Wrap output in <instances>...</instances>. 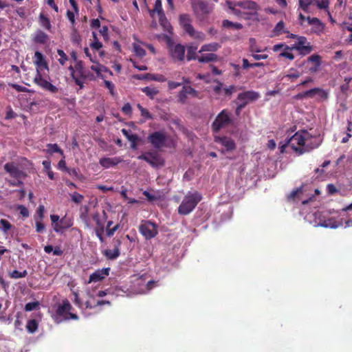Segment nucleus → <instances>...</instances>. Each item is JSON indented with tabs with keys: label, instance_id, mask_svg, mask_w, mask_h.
Here are the masks:
<instances>
[{
	"label": "nucleus",
	"instance_id": "nucleus-1",
	"mask_svg": "<svg viewBox=\"0 0 352 352\" xmlns=\"http://www.w3.org/2000/svg\"><path fill=\"white\" fill-rule=\"evenodd\" d=\"M311 138L312 136L307 131H300L287 140V144L295 153L302 155L320 145L319 142L309 143L308 142Z\"/></svg>",
	"mask_w": 352,
	"mask_h": 352
},
{
	"label": "nucleus",
	"instance_id": "nucleus-2",
	"mask_svg": "<svg viewBox=\"0 0 352 352\" xmlns=\"http://www.w3.org/2000/svg\"><path fill=\"white\" fill-rule=\"evenodd\" d=\"M5 171L13 178V179L6 180L10 186H23V179L27 177V174L21 170L18 165L12 162H8L3 166Z\"/></svg>",
	"mask_w": 352,
	"mask_h": 352
},
{
	"label": "nucleus",
	"instance_id": "nucleus-3",
	"mask_svg": "<svg viewBox=\"0 0 352 352\" xmlns=\"http://www.w3.org/2000/svg\"><path fill=\"white\" fill-rule=\"evenodd\" d=\"M202 195L197 191L188 192L178 207V213L187 215L190 213L201 201Z\"/></svg>",
	"mask_w": 352,
	"mask_h": 352
},
{
	"label": "nucleus",
	"instance_id": "nucleus-4",
	"mask_svg": "<svg viewBox=\"0 0 352 352\" xmlns=\"http://www.w3.org/2000/svg\"><path fill=\"white\" fill-rule=\"evenodd\" d=\"M72 306L67 299H65L62 301L61 304L57 305L54 319L56 322L60 323L65 320H78V316L76 314L71 312Z\"/></svg>",
	"mask_w": 352,
	"mask_h": 352
},
{
	"label": "nucleus",
	"instance_id": "nucleus-5",
	"mask_svg": "<svg viewBox=\"0 0 352 352\" xmlns=\"http://www.w3.org/2000/svg\"><path fill=\"white\" fill-rule=\"evenodd\" d=\"M191 6L195 17L202 21L213 11V5L206 0H191Z\"/></svg>",
	"mask_w": 352,
	"mask_h": 352
},
{
	"label": "nucleus",
	"instance_id": "nucleus-6",
	"mask_svg": "<svg viewBox=\"0 0 352 352\" xmlns=\"http://www.w3.org/2000/svg\"><path fill=\"white\" fill-rule=\"evenodd\" d=\"M179 21L180 25L184 30L191 37L204 41L205 36L201 32H197L192 25V19L188 14H182L179 16Z\"/></svg>",
	"mask_w": 352,
	"mask_h": 352
},
{
	"label": "nucleus",
	"instance_id": "nucleus-7",
	"mask_svg": "<svg viewBox=\"0 0 352 352\" xmlns=\"http://www.w3.org/2000/svg\"><path fill=\"white\" fill-rule=\"evenodd\" d=\"M50 219L53 230L56 233L63 234L65 230L71 228L74 225V220L71 217L65 215L60 219L58 214H51Z\"/></svg>",
	"mask_w": 352,
	"mask_h": 352
},
{
	"label": "nucleus",
	"instance_id": "nucleus-8",
	"mask_svg": "<svg viewBox=\"0 0 352 352\" xmlns=\"http://www.w3.org/2000/svg\"><path fill=\"white\" fill-rule=\"evenodd\" d=\"M233 120L231 117L230 112L225 109H223L216 117L211 127L214 133H218L221 129L232 124Z\"/></svg>",
	"mask_w": 352,
	"mask_h": 352
},
{
	"label": "nucleus",
	"instance_id": "nucleus-9",
	"mask_svg": "<svg viewBox=\"0 0 352 352\" xmlns=\"http://www.w3.org/2000/svg\"><path fill=\"white\" fill-rule=\"evenodd\" d=\"M261 97L260 94L253 90L245 91L238 94L233 103L241 104L245 107L248 104L257 100Z\"/></svg>",
	"mask_w": 352,
	"mask_h": 352
},
{
	"label": "nucleus",
	"instance_id": "nucleus-10",
	"mask_svg": "<svg viewBox=\"0 0 352 352\" xmlns=\"http://www.w3.org/2000/svg\"><path fill=\"white\" fill-rule=\"evenodd\" d=\"M33 82L43 90L51 94H56L58 91V87L48 81L41 74L37 72L33 79Z\"/></svg>",
	"mask_w": 352,
	"mask_h": 352
},
{
	"label": "nucleus",
	"instance_id": "nucleus-11",
	"mask_svg": "<svg viewBox=\"0 0 352 352\" xmlns=\"http://www.w3.org/2000/svg\"><path fill=\"white\" fill-rule=\"evenodd\" d=\"M139 231L146 239L154 238L158 233L157 225L151 221H144L139 226Z\"/></svg>",
	"mask_w": 352,
	"mask_h": 352
},
{
	"label": "nucleus",
	"instance_id": "nucleus-12",
	"mask_svg": "<svg viewBox=\"0 0 352 352\" xmlns=\"http://www.w3.org/2000/svg\"><path fill=\"white\" fill-rule=\"evenodd\" d=\"M148 142L155 148H161L165 146L167 135L163 131H154L147 138Z\"/></svg>",
	"mask_w": 352,
	"mask_h": 352
},
{
	"label": "nucleus",
	"instance_id": "nucleus-13",
	"mask_svg": "<svg viewBox=\"0 0 352 352\" xmlns=\"http://www.w3.org/2000/svg\"><path fill=\"white\" fill-rule=\"evenodd\" d=\"M170 54L174 62H182L185 58L184 46L176 44L170 49Z\"/></svg>",
	"mask_w": 352,
	"mask_h": 352
},
{
	"label": "nucleus",
	"instance_id": "nucleus-14",
	"mask_svg": "<svg viewBox=\"0 0 352 352\" xmlns=\"http://www.w3.org/2000/svg\"><path fill=\"white\" fill-rule=\"evenodd\" d=\"M214 142L225 147L226 151H234L236 148V143L233 139L228 136H215Z\"/></svg>",
	"mask_w": 352,
	"mask_h": 352
},
{
	"label": "nucleus",
	"instance_id": "nucleus-15",
	"mask_svg": "<svg viewBox=\"0 0 352 352\" xmlns=\"http://www.w3.org/2000/svg\"><path fill=\"white\" fill-rule=\"evenodd\" d=\"M307 21L308 24L311 25V32L320 35L324 31V25L319 19L308 16Z\"/></svg>",
	"mask_w": 352,
	"mask_h": 352
},
{
	"label": "nucleus",
	"instance_id": "nucleus-16",
	"mask_svg": "<svg viewBox=\"0 0 352 352\" xmlns=\"http://www.w3.org/2000/svg\"><path fill=\"white\" fill-rule=\"evenodd\" d=\"M109 267L103 268L95 271L89 276L88 283H91L92 282L96 283L102 280L106 276H109Z\"/></svg>",
	"mask_w": 352,
	"mask_h": 352
},
{
	"label": "nucleus",
	"instance_id": "nucleus-17",
	"mask_svg": "<svg viewBox=\"0 0 352 352\" xmlns=\"http://www.w3.org/2000/svg\"><path fill=\"white\" fill-rule=\"evenodd\" d=\"M123 161L120 157H102L100 159L99 164L104 168H109L111 167L118 165Z\"/></svg>",
	"mask_w": 352,
	"mask_h": 352
},
{
	"label": "nucleus",
	"instance_id": "nucleus-18",
	"mask_svg": "<svg viewBox=\"0 0 352 352\" xmlns=\"http://www.w3.org/2000/svg\"><path fill=\"white\" fill-rule=\"evenodd\" d=\"M34 64L36 65V73L41 72L43 69L48 70V65L46 63L43 55L40 52L36 51L34 54Z\"/></svg>",
	"mask_w": 352,
	"mask_h": 352
},
{
	"label": "nucleus",
	"instance_id": "nucleus-19",
	"mask_svg": "<svg viewBox=\"0 0 352 352\" xmlns=\"http://www.w3.org/2000/svg\"><path fill=\"white\" fill-rule=\"evenodd\" d=\"M134 78L137 80H151L158 82L166 81L165 77L162 74H136L134 76Z\"/></svg>",
	"mask_w": 352,
	"mask_h": 352
},
{
	"label": "nucleus",
	"instance_id": "nucleus-20",
	"mask_svg": "<svg viewBox=\"0 0 352 352\" xmlns=\"http://www.w3.org/2000/svg\"><path fill=\"white\" fill-rule=\"evenodd\" d=\"M139 160H142L147 163H148L150 165H151L153 167H155L157 166V162H158V157L157 155L152 152H148L144 154H142L138 157Z\"/></svg>",
	"mask_w": 352,
	"mask_h": 352
},
{
	"label": "nucleus",
	"instance_id": "nucleus-21",
	"mask_svg": "<svg viewBox=\"0 0 352 352\" xmlns=\"http://www.w3.org/2000/svg\"><path fill=\"white\" fill-rule=\"evenodd\" d=\"M307 95L311 94V98H314L316 95L318 96L320 100H327L329 97V92L320 88H314L307 91Z\"/></svg>",
	"mask_w": 352,
	"mask_h": 352
},
{
	"label": "nucleus",
	"instance_id": "nucleus-22",
	"mask_svg": "<svg viewBox=\"0 0 352 352\" xmlns=\"http://www.w3.org/2000/svg\"><path fill=\"white\" fill-rule=\"evenodd\" d=\"M197 60L201 63L217 62L218 60V56L214 53L205 54L199 56Z\"/></svg>",
	"mask_w": 352,
	"mask_h": 352
},
{
	"label": "nucleus",
	"instance_id": "nucleus-23",
	"mask_svg": "<svg viewBox=\"0 0 352 352\" xmlns=\"http://www.w3.org/2000/svg\"><path fill=\"white\" fill-rule=\"evenodd\" d=\"M308 62L314 63V67H311L309 70L312 72H316L321 65V58L319 55L314 54L307 58Z\"/></svg>",
	"mask_w": 352,
	"mask_h": 352
},
{
	"label": "nucleus",
	"instance_id": "nucleus-24",
	"mask_svg": "<svg viewBox=\"0 0 352 352\" xmlns=\"http://www.w3.org/2000/svg\"><path fill=\"white\" fill-rule=\"evenodd\" d=\"M44 151L48 154H53L54 153H59L63 158H65L63 151L58 146L57 144H47V149Z\"/></svg>",
	"mask_w": 352,
	"mask_h": 352
},
{
	"label": "nucleus",
	"instance_id": "nucleus-25",
	"mask_svg": "<svg viewBox=\"0 0 352 352\" xmlns=\"http://www.w3.org/2000/svg\"><path fill=\"white\" fill-rule=\"evenodd\" d=\"M286 49H294L297 50L300 55L305 56L309 54L313 50V47L309 43H308L306 45L302 47H292L290 48L289 47L286 46Z\"/></svg>",
	"mask_w": 352,
	"mask_h": 352
},
{
	"label": "nucleus",
	"instance_id": "nucleus-26",
	"mask_svg": "<svg viewBox=\"0 0 352 352\" xmlns=\"http://www.w3.org/2000/svg\"><path fill=\"white\" fill-rule=\"evenodd\" d=\"M221 47V45L218 43H211L208 44L203 45L199 51V53L204 52H216Z\"/></svg>",
	"mask_w": 352,
	"mask_h": 352
},
{
	"label": "nucleus",
	"instance_id": "nucleus-27",
	"mask_svg": "<svg viewBox=\"0 0 352 352\" xmlns=\"http://www.w3.org/2000/svg\"><path fill=\"white\" fill-rule=\"evenodd\" d=\"M48 40V36L46 33L41 30L36 32L34 41L36 43L45 44Z\"/></svg>",
	"mask_w": 352,
	"mask_h": 352
},
{
	"label": "nucleus",
	"instance_id": "nucleus-28",
	"mask_svg": "<svg viewBox=\"0 0 352 352\" xmlns=\"http://www.w3.org/2000/svg\"><path fill=\"white\" fill-rule=\"evenodd\" d=\"M103 254L109 260L116 259L120 255V251L118 248H113V250H105L103 252Z\"/></svg>",
	"mask_w": 352,
	"mask_h": 352
},
{
	"label": "nucleus",
	"instance_id": "nucleus-29",
	"mask_svg": "<svg viewBox=\"0 0 352 352\" xmlns=\"http://www.w3.org/2000/svg\"><path fill=\"white\" fill-rule=\"evenodd\" d=\"M272 32L274 36H279L283 33H289V31L285 29V23L283 21H280L277 23Z\"/></svg>",
	"mask_w": 352,
	"mask_h": 352
},
{
	"label": "nucleus",
	"instance_id": "nucleus-30",
	"mask_svg": "<svg viewBox=\"0 0 352 352\" xmlns=\"http://www.w3.org/2000/svg\"><path fill=\"white\" fill-rule=\"evenodd\" d=\"M153 12H157L160 19L164 16V13L162 9V3L161 0H155L154 8L150 10V14L152 15Z\"/></svg>",
	"mask_w": 352,
	"mask_h": 352
},
{
	"label": "nucleus",
	"instance_id": "nucleus-31",
	"mask_svg": "<svg viewBox=\"0 0 352 352\" xmlns=\"http://www.w3.org/2000/svg\"><path fill=\"white\" fill-rule=\"evenodd\" d=\"M342 211L346 212L347 213V219L345 220L344 224L345 227H351L352 226V203L349 206H346L342 209Z\"/></svg>",
	"mask_w": 352,
	"mask_h": 352
},
{
	"label": "nucleus",
	"instance_id": "nucleus-32",
	"mask_svg": "<svg viewBox=\"0 0 352 352\" xmlns=\"http://www.w3.org/2000/svg\"><path fill=\"white\" fill-rule=\"evenodd\" d=\"M197 46L190 45L187 48V60L190 61L191 60H197L199 56H197Z\"/></svg>",
	"mask_w": 352,
	"mask_h": 352
},
{
	"label": "nucleus",
	"instance_id": "nucleus-33",
	"mask_svg": "<svg viewBox=\"0 0 352 352\" xmlns=\"http://www.w3.org/2000/svg\"><path fill=\"white\" fill-rule=\"evenodd\" d=\"M141 90L151 99L159 94V90L155 87H145L142 88Z\"/></svg>",
	"mask_w": 352,
	"mask_h": 352
},
{
	"label": "nucleus",
	"instance_id": "nucleus-34",
	"mask_svg": "<svg viewBox=\"0 0 352 352\" xmlns=\"http://www.w3.org/2000/svg\"><path fill=\"white\" fill-rule=\"evenodd\" d=\"M92 219L96 223V230H104V225L100 219V214L97 212L92 214Z\"/></svg>",
	"mask_w": 352,
	"mask_h": 352
},
{
	"label": "nucleus",
	"instance_id": "nucleus-35",
	"mask_svg": "<svg viewBox=\"0 0 352 352\" xmlns=\"http://www.w3.org/2000/svg\"><path fill=\"white\" fill-rule=\"evenodd\" d=\"M222 26L226 28H234L236 30H241L243 28V25L240 23H233L228 19H225L222 21Z\"/></svg>",
	"mask_w": 352,
	"mask_h": 352
},
{
	"label": "nucleus",
	"instance_id": "nucleus-36",
	"mask_svg": "<svg viewBox=\"0 0 352 352\" xmlns=\"http://www.w3.org/2000/svg\"><path fill=\"white\" fill-rule=\"evenodd\" d=\"M42 164H43V167L45 168V172L47 174L48 177L50 179H52V180L54 179V174L53 171L51 169V162H50V161H49V160H44Z\"/></svg>",
	"mask_w": 352,
	"mask_h": 352
},
{
	"label": "nucleus",
	"instance_id": "nucleus-37",
	"mask_svg": "<svg viewBox=\"0 0 352 352\" xmlns=\"http://www.w3.org/2000/svg\"><path fill=\"white\" fill-rule=\"evenodd\" d=\"M321 226L324 228H336L339 226L337 221L333 219H328L324 220L321 223Z\"/></svg>",
	"mask_w": 352,
	"mask_h": 352
},
{
	"label": "nucleus",
	"instance_id": "nucleus-38",
	"mask_svg": "<svg viewBox=\"0 0 352 352\" xmlns=\"http://www.w3.org/2000/svg\"><path fill=\"white\" fill-rule=\"evenodd\" d=\"M8 275L11 278L13 279L21 278L25 277L28 275V272L27 270H23V272L13 270L12 272H10Z\"/></svg>",
	"mask_w": 352,
	"mask_h": 352
},
{
	"label": "nucleus",
	"instance_id": "nucleus-39",
	"mask_svg": "<svg viewBox=\"0 0 352 352\" xmlns=\"http://www.w3.org/2000/svg\"><path fill=\"white\" fill-rule=\"evenodd\" d=\"M26 329L30 333H34L38 329V322L36 320L32 319L28 321Z\"/></svg>",
	"mask_w": 352,
	"mask_h": 352
},
{
	"label": "nucleus",
	"instance_id": "nucleus-40",
	"mask_svg": "<svg viewBox=\"0 0 352 352\" xmlns=\"http://www.w3.org/2000/svg\"><path fill=\"white\" fill-rule=\"evenodd\" d=\"M39 21L41 25L45 29L48 30L51 29V23L50 19L42 13L39 15Z\"/></svg>",
	"mask_w": 352,
	"mask_h": 352
},
{
	"label": "nucleus",
	"instance_id": "nucleus-41",
	"mask_svg": "<svg viewBox=\"0 0 352 352\" xmlns=\"http://www.w3.org/2000/svg\"><path fill=\"white\" fill-rule=\"evenodd\" d=\"M300 75L301 74L296 69L290 68L285 75V78L293 80L298 78Z\"/></svg>",
	"mask_w": 352,
	"mask_h": 352
},
{
	"label": "nucleus",
	"instance_id": "nucleus-42",
	"mask_svg": "<svg viewBox=\"0 0 352 352\" xmlns=\"http://www.w3.org/2000/svg\"><path fill=\"white\" fill-rule=\"evenodd\" d=\"M137 107L140 110L141 116L144 117L145 119H153V116L150 113V112L146 109L144 108L140 104H138Z\"/></svg>",
	"mask_w": 352,
	"mask_h": 352
},
{
	"label": "nucleus",
	"instance_id": "nucleus-43",
	"mask_svg": "<svg viewBox=\"0 0 352 352\" xmlns=\"http://www.w3.org/2000/svg\"><path fill=\"white\" fill-rule=\"evenodd\" d=\"M0 224L1 226V230L5 233H7L12 227V224L8 220L4 219H1L0 220Z\"/></svg>",
	"mask_w": 352,
	"mask_h": 352
},
{
	"label": "nucleus",
	"instance_id": "nucleus-44",
	"mask_svg": "<svg viewBox=\"0 0 352 352\" xmlns=\"http://www.w3.org/2000/svg\"><path fill=\"white\" fill-rule=\"evenodd\" d=\"M352 80L350 77L344 78V83L340 86V90L342 94H346L349 91V83Z\"/></svg>",
	"mask_w": 352,
	"mask_h": 352
},
{
	"label": "nucleus",
	"instance_id": "nucleus-45",
	"mask_svg": "<svg viewBox=\"0 0 352 352\" xmlns=\"http://www.w3.org/2000/svg\"><path fill=\"white\" fill-rule=\"evenodd\" d=\"M70 197L72 201L78 204H80L84 199V196L77 192H74V193L70 194Z\"/></svg>",
	"mask_w": 352,
	"mask_h": 352
},
{
	"label": "nucleus",
	"instance_id": "nucleus-46",
	"mask_svg": "<svg viewBox=\"0 0 352 352\" xmlns=\"http://www.w3.org/2000/svg\"><path fill=\"white\" fill-rule=\"evenodd\" d=\"M69 69L72 72V77L74 79L75 83L79 86L80 89H82L84 85L83 81H82L78 77L75 76V72L72 66L69 67Z\"/></svg>",
	"mask_w": 352,
	"mask_h": 352
},
{
	"label": "nucleus",
	"instance_id": "nucleus-47",
	"mask_svg": "<svg viewBox=\"0 0 352 352\" xmlns=\"http://www.w3.org/2000/svg\"><path fill=\"white\" fill-rule=\"evenodd\" d=\"M184 91L192 97L195 98H199V93L197 90H195L194 88H192L190 86H184L183 87Z\"/></svg>",
	"mask_w": 352,
	"mask_h": 352
},
{
	"label": "nucleus",
	"instance_id": "nucleus-48",
	"mask_svg": "<svg viewBox=\"0 0 352 352\" xmlns=\"http://www.w3.org/2000/svg\"><path fill=\"white\" fill-rule=\"evenodd\" d=\"M133 50L135 54L140 57H143L146 54V51L140 45L134 43Z\"/></svg>",
	"mask_w": 352,
	"mask_h": 352
},
{
	"label": "nucleus",
	"instance_id": "nucleus-49",
	"mask_svg": "<svg viewBox=\"0 0 352 352\" xmlns=\"http://www.w3.org/2000/svg\"><path fill=\"white\" fill-rule=\"evenodd\" d=\"M241 89V87H238L234 85H230L224 88V93L226 96H231L233 93L236 92L238 90Z\"/></svg>",
	"mask_w": 352,
	"mask_h": 352
},
{
	"label": "nucleus",
	"instance_id": "nucleus-50",
	"mask_svg": "<svg viewBox=\"0 0 352 352\" xmlns=\"http://www.w3.org/2000/svg\"><path fill=\"white\" fill-rule=\"evenodd\" d=\"M313 0H299V6L303 11L307 12L309 6L312 3Z\"/></svg>",
	"mask_w": 352,
	"mask_h": 352
},
{
	"label": "nucleus",
	"instance_id": "nucleus-51",
	"mask_svg": "<svg viewBox=\"0 0 352 352\" xmlns=\"http://www.w3.org/2000/svg\"><path fill=\"white\" fill-rule=\"evenodd\" d=\"M38 306H39V302L38 301L30 302L27 303L25 305V310L26 311H33V310L37 309L38 307Z\"/></svg>",
	"mask_w": 352,
	"mask_h": 352
},
{
	"label": "nucleus",
	"instance_id": "nucleus-52",
	"mask_svg": "<svg viewBox=\"0 0 352 352\" xmlns=\"http://www.w3.org/2000/svg\"><path fill=\"white\" fill-rule=\"evenodd\" d=\"M58 54L60 56V58L58 59V62L60 65H64L65 62L67 60L68 57L66 54L62 50H57Z\"/></svg>",
	"mask_w": 352,
	"mask_h": 352
},
{
	"label": "nucleus",
	"instance_id": "nucleus-53",
	"mask_svg": "<svg viewBox=\"0 0 352 352\" xmlns=\"http://www.w3.org/2000/svg\"><path fill=\"white\" fill-rule=\"evenodd\" d=\"M302 187L296 188L289 194V195L288 196V199L294 200L300 194H302Z\"/></svg>",
	"mask_w": 352,
	"mask_h": 352
},
{
	"label": "nucleus",
	"instance_id": "nucleus-54",
	"mask_svg": "<svg viewBox=\"0 0 352 352\" xmlns=\"http://www.w3.org/2000/svg\"><path fill=\"white\" fill-rule=\"evenodd\" d=\"M177 97H178V101L180 103L184 104L186 102L187 94L184 91V89L183 87H182V89L179 92Z\"/></svg>",
	"mask_w": 352,
	"mask_h": 352
},
{
	"label": "nucleus",
	"instance_id": "nucleus-55",
	"mask_svg": "<svg viewBox=\"0 0 352 352\" xmlns=\"http://www.w3.org/2000/svg\"><path fill=\"white\" fill-rule=\"evenodd\" d=\"M43 220H36V232L38 233H42L45 230V224L42 221Z\"/></svg>",
	"mask_w": 352,
	"mask_h": 352
},
{
	"label": "nucleus",
	"instance_id": "nucleus-56",
	"mask_svg": "<svg viewBox=\"0 0 352 352\" xmlns=\"http://www.w3.org/2000/svg\"><path fill=\"white\" fill-rule=\"evenodd\" d=\"M88 208H85V211L83 212H81L80 214V218L82 219V221L85 223L86 227H89V223L88 220V214H87Z\"/></svg>",
	"mask_w": 352,
	"mask_h": 352
},
{
	"label": "nucleus",
	"instance_id": "nucleus-57",
	"mask_svg": "<svg viewBox=\"0 0 352 352\" xmlns=\"http://www.w3.org/2000/svg\"><path fill=\"white\" fill-rule=\"evenodd\" d=\"M104 83L105 87L109 89L111 95L114 96L116 94L114 85L109 80H104Z\"/></svg>",
	"mask_w": 352,
	"mask_h": 352
},
{
	"label": "nucleus",
	"instance_id": "nucleus-58",
	"mask_svg": "<svg viewBox=\"0 0 352 352\" xmlns=\"http://www.w3.org/2000/svg\"><path fill=\"white\" fill-rule=\"evenodd\" d=\"M122 112L126 116H131L132 113V107L131 104L127 102L124 104V106L122 107Z\"/></svg>",
	"mask_w": 352,
	"mask_h": 352
},
{
	"label": "nucleus",
	"instance_id": "nucleus-59",
	"mask_svg": "<svg viewBox=\"0 0 352 352\" xmlns=\"http://www.w3.org/2000/svg\"><path fill=\"white\" fill-rule=\"evenodd\" d=\"M307 38L305 36H298V41L295 43L293 47H302L307 44Z\"/></svg>",
	"mask_w": 352,
	"mask_h": 352
},
{
	"label": "nucleus",
	"instance_id": "nucleus-60",
	"mask_svg": "<svg viewBox=\"0 0 352 352\" xmlns=\"http://www.w3.org/2000/svg\"><path fill=\"white\" fill-rule=\"evenodd\" d=\"M17 209L19 210L20 214L23 217H28L29 216V211L25 206L23 205H19L17 206Z\"/></svg>",
	"mask_w": 352,
	"mask_h": 352
},
{
	"label": "nucleus",
	"instance_id": "nucleus-61",
	"mask_svg": "<svg viewBox=\"0 0 352 352\" xmlns=\"http://www.w3.org/2000/svg\"><path fill=\"white\" fill-rule=\"evenodd\" d=\"M71 40L74 43L78 44V45L80 44V43L81 41V37L78 34V33L77 32L76 30H74V32L72 33Z\"/></svg>",
	"mask_w": 352,
	"mask_h": 352
},
{
	"label": "nucleus",
	"instance_id": "nucleus-62",
	"mask_svg": "<svg viewBox=\"0 0 352 352\" xmlns=\"http://www.w3.org/2000/svg\"><path fill=\"white\" fill-rule=\"evenodd\" d=\"M75 68H76V72H78V73L79 74V76L80 77H82V78L85 77V76L84 75L83 66H82V63L81 61H79L76 64Z\"/></svg>",
	"mask_w": 352,
	"mask_h": 352
},
{
	"label": "nucleus",
	"instance_id": "nucleus-63",
	"mask_svg": "<svg viewBox=\"0 0 352 352\" xmlns=\"http://www.w3.org/2000/svg\"><path fill=\"white\" fill-rule=\"evenodd\" d=\"M316 6L319 9H324L327 11L328 8H329V1H322L321 2H319L318 1H316Z\"/></svg>",
	"mask_w": 352,
	"mask_h": 352
},
{
	"label": "nucleus",
	"instance_id": "nucleus-64",
	"mask_svg": "<svg viewBox=\"0 0 352 352\" xmlns=\"http://www.w3.org/2000/svg\"><path fill=\"white\" fill-rule=\"evenodd\" d=\"M90 47L93 50H98L102 47V44L99 41H94L90 43Z\"/></svg>",
	"mask_w": 352,
	"mask_h": 352
}]
</instances>
